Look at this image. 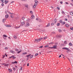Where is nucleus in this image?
I'll use <instances>...</instances> for the list:
<instances>
[{
  "label": "nucleus",
  "instance_id": "nucleus-1",
  "mask_svg": "<svg viewBox=\"0 0 73 73\" xmlns=\"http://www.w3.org/2000/svg\"><path fill=\"white\" fill-rule=\"evenodd\" d=\"M35 4L33 6V7L34 8H36V6H37V3H38V1H37V0H35Z\"/></svg>",
  "mask_w": 73,
  "mask_h": 73
},
{
  "label": "nucleus",
  "instance_id": "nucleus-2",
  "mask_svg": "<svg viewBox=\"0 0 73 73\" xmlns=\"http://www.w3.org/2000/svg\"><path fill=\"white\" fill-rule=\"evenodd\" d=\"M60 23H61L62 24H63V25H64V24H65V22H62V20H60Z\"/></svg>",
  "mask_w": 73,
  "mask_h": 73
},
{
  "label": "nucleus",
  "instance_id": "nucleus-3",
  "mask_svg": "<svg viewBox=\"0 0 73 73\" xmlns=\"http://www.w3.org/2000/svg\"><path fill=\"white\" fill-rule=\"evenodd\" d=\"M21 22L22 24L20 26H21V27H23V25L25 24V22H21Z\"/></svg>",
  "mask_w": 73,
  "mask_h": 73
},
{
  "label": "nucleus",
  "instance_id": "nucleus-4",
  "mask_svg": "<svg viewBox=\"0 0 73 73\" xmlns=\"http://www.w3.org/2000/svg\"><path fill=\"white\" fill-rule=\"evenodd\" d=\"M57 46L55 45L53 46L52 48H53V49H57Z\"/></svg>",
  "mask_w": 73,
  "mask_h": 73
},
{
  "label": "nucleus",
  "instance_id": "nucleus-5",
  "mask_svg": "<svg viewBox=\"0 0 73 73\" xmlns=\"http://www.w3.org/2000/svg\"><path fill=\"white\" fill-rule=\"evenodd\" d=\"M29 24L28 23H26V24L25 25V27H29Z\"/></svg>",
  "mask_w": 73,
  "mask_h": 73
},
{
  "label": "nucleus",
  "instance_id": "nucleus-6",
  "mask_svg": "<svg viewBox=\"0 0 73 73\" xmlns=\"http://www.w3.org/2000/svg\"><path fill=\"white\" fill-rule=\"evenodd\" d=\"M63 49H66V50H69V48H62Z\"/></svg>",
  "mask_w": 73,
  "mask_h": 73
},
{
  "label": "nucleus",
  "instance_id": "nucleus-7",
  "mask_svg": "<svg viewBox=\"0 0 73 73\" xmlns=\"http://www.w3.org/2000/svg\"><path fill=\"white\" fill-rule=\"evenodd\" d=\"M62 37V36L61 35H57L56 36V37L57 38H61Z\"/></svg>",
  "mask_w": 73,
  "mask_h": 73
},
{
  "label": "nucleus",
  "instance_id": "nucleus-8",
  "mask_svg": "<svg viewBox=\"0 0 73 73\" xmlns=\"http://www.w3.org/2000/svg\"><path fill=\"white\" fill-rule=\"evenodd\" d=\"M11 64H17V62L16 61H15L14 62H11Z\"/></svg>",
  "mask_w": 73,
  "mask_h": 73
},
{
  "label": "nucleus",
  "instance_id": "nucleus-9",
  "mask_svg": "<svg viewBox=\"0 0 73 73\" xmlns=\"http://www.w3.org/2000/svg\"><path fill=\"white\" fill-rule=\"evenodd\" d=\"M38 39L35 40V42H38L40 41Z\"/></svg>",
  "mask_w": 73,
  "mask_h": 73
},
{
  "label": "nucleus",
  "instance_id": "nucleus-10",
  "mask_svg": "<svg viewBox=\"0 0 73 73\" xmlns=\"http://www.w3.org/2000/svg\"><path fill=\"white\" fill-rule=\"evenodd\" d=\"M31 18L32 19H35V16H34V15H32V16L31 17Z\"/></svg>",
  "mask_w": 73,
  "mask_h": 73
},
{
  "label": "nucleus",
  "instance_id": "nucleus-11",
  "mask_svg": "<svg viewBox=\"0 0 73 73\" xmlns=\"http://www.w3.org/2000/svg\"><path fill=\"white\" fill-rule=\"evenodd\" d=\"M9 17V15H5V17L6 18V19H7V18H8V17Z\"/></svg>",
  "mask_w": 73,
  "mask_h": 73
},
{
  "label": "nucleus",
  "instance_id": "nucleus-12",
  "mask_svg": "<svg viewBox=\"0 0 73 73\" xmlns=\"http://www.w3.org/2000/svg\"><path fill=\"white\" fill-rule=\"evenodd\" d=\"M6 20V19H3L2 20V22L3 23H4V22H5V21Z\"/></svg>",
  "mask_w": 73,
  "mask_h": 73
},
{
  "label": "nucleus",
  "instance_id": "nucleus-13",
  "mask_svg": "<svg viewBox=\"0 0 73 73\" xmlns=\"http://www.w3.org/2000/svg\"><path fill=\"white\" fill-rule=\"evenodd\" d=\"M65 26L66 27H67V28H68V27H69V25L68 24H66L65 25Z\"/></svg>",
  "mask_w": 73,
  "mask_h": 73
},
{
  "label": "nucleus",
  "instance_id": "nucleus-14",
  "mask_svg": "<svg viewBox=\"0 0 73 73\" xmlns=\"http://www.w3.org/2000/svg\"><path fill=\"white\" fill-rule=\"evenodd\" d=\"M70 14L72 16H73V12H70Z\"/></svg>",
  "mask_w": 73,
  "mask_h": 73
},
{
  "label": "nucleus",
  "instance_id": "nucleus-15",
  "mask_svg": "<svg viewBox=\"0 0 73 73\" xmlns=\"http://www.w3.org/2000/svg\"><path fill=\"white\" fill-rule=\"evenodd\" d=\"M14 38H15V39H17V37H16V36L15 35H14L13 36Z\"/></svg>",
  "mask_w": 73,
  "mask_h": 73
},
{
  "label": "nucleus",
  "instance_id": "nucleus-16",
  "mask_svg": "<svg viewBox=\"0 0 73 73\" xmlns=\"http://www.w3.org/2000/svg\"><path fill=\"white\" fill-rule=\"evenodd\" d=\"M4 2H5V4H7L8 2V1H5Z\"/></svg>",
  "mask_w": 73,
  "mask_h": 73
},
{
  "label": "nucleus",
  "instance_id": "nucleus-17",
  "mask_svg": "<svg viewBox=\"0 0 73 73\" xmlns=\"http://www.w3.org/2000/svg\"><path fill=\"white\" fill-rule=\"evenodd\" d=\"M62 14H65V12H64V11H62Z\"/></svg>",
  "mask_w": 73,
  "mask_h": 73
},
{
  "label": "nucleus",
  "instance_id": "nucleus-18",
  "mask_svg": "<svg viewBox=\"0 0 73 73\" xmlns=\"http://www.w3.org/2000/svg\"><path fill=\"white\" fill-rule=\"evenodd\" d=\"M31 56V54H30L29 55H27L26 56L27 57H29V56Z\"/></svg>",
  "mask_w": 73,
  "mask_h": 73
},
{
  "label": "nucleus",
  "instance_id": "nucleus-19",
  "mask_svg": "<svg viewBox=\"0 0 73 73\" xmlns=\"http://www.w3.org/2000/svg\"><path fill=\"white\" fill-rule=\"evenodd\" d=\"M8 70L9 71V72H12V69H10L9 68Z\"/></svg>",
  "mask_w": 73,
  "mask_h": 73
},
{
  "label": "nucleus",
  "instance_id": "nucleus-20",
  "mask_svg": "<svg viewBox=\"0 0 73 73\" xmlns=\"http://www.w3.org/2000/svg\"><path fill=\"white\" fill-rule=\"evenodd\" d=\"M7 27H11V25H7L6 26Z\"/></svg>",
  "mask_w": 73,
  "mask_h": 73
},
{
  "label": "nucleus",
  "instance_id": "nucleus-21",
  "mask_svg": "<svg viewBox=\"0 0 73 73\" xmlns=\"http://www.w3.org/2000/svg\"><path fill=\"white\" fill-rule=\"evenodd\" d=\"M25 7H27V8L28 7V5L27 4H26L25 5Z\"/></svg>",
  "mask_w": 73,
  "mask_h": 73
},
{
  "label": "nucleus",
  "instance_id": "nucleus-22",
  "mask_svg": "<svg viewBox=\"0 0 73 73\" xmlns=\"http://www.w3.org/2000/svg\"><path fill=\"white\" fill-rule=\"evenodd\" d=\"M64 43L65 44H67V41H65L64 42Z\"/></svg>",
  "mask_w": 73,
  "mask_h": 73
},
{
  "label": "nucleus",
  "instance_id": "nucleus-23",
  "mask_svg": "<svg viewBox=\"0 0 73 73\" xmlns=\"http://www.w3.org/2000/svg\"><path fill=\"white\" fill-rule=\"evenodd\" d=\"M38 53L36 54L35 55V57H36V56H38Z\"/></svg>",
  "mask_w": 73,
  "mask_h": 73
},
{
  "label": "nucleus",
  "instance_id": "nucleus-24",
  "mask_svg": "<svg viewBox=\"0 0 73 73\" xmlns=\"http://www.w3.org/2000/svg\"><path fill=\"white\" fill-rule=\"evenodd\" d=\"M21 52V50H20L19 51H18L17 52V53H20V52Z\"/></svg>",
  "mask_w": 73,
  "mask_h": 73
},
{
  "label": "nucleus",
  "instance_id": "nucleus-25",
  "mask_svg": "<svg viewBox=\"0 0 73 73\" xmlns=\"http://www.w3.org/2000/svg\"><path fill=\"white\" fill-rule=\"evenodd\" d=\"M50 26V23H48V24L46 26V27H49Z\"/></svg>",
  "mask_w": 73,
  "mask_h": 73
},
{
  "label": "nucleus",
  "instance_id": "nucleus-26",
  "mask_svg": "<svg viewBox=\"0 0 73 73\" xmlns=\"http://www.w3.org/2000/svg\"><path fill=\"white\" fill-rule=\"evenodd\" d=\"M42 38H40L39 39H38V40H39V41H41V40H42Z\"/></svg>",
  "mask_w": 73,
  "mask_h": 73
},
{
  "label": "nucleus",
  "instance_id": "nucleus-27",
  "mask_svg": "<svg viewBox=\"0 0 73 73\" xmlns=\"http://www.w3.org/2000/svg\"><path fill=\"white\" fill-rule=\"evenodd\" d=\"M60 23H57V26H58H58H59V25H60Z\"/></svg>",
  "mask_w": 73,
  "mask_h": 73
},
{
  "label": "nucleus",
  "instance_id": "nucleus-28",
  "mask_svg": "<svg viewBox=\"0 0 73 73\" xmlns=\"http://www.w3.org/2000/svg\"><path fill=\"white\" fill-rule=\"evenodd\" d=\"M23 54H27V52H24L22 53Z\"/></svg>",
  "mask_w": 73,
  "mask_h": 73
},
{
  "label": "nucleus",
  "instance_id": "nucleus-29",
  "mask_svg": "<svg viewBox=\"0 0 73 73\" xmlns=\"http://www.w3.org/2000/svg\"><path fill=\"white\" fill-rule=\"evenodd\" d=\"M55 23H56V22H57V19L55 18Z\"/></svg>",
  "mask_w": 73,
  "mask_h": 73
},
{
  "label": "nucleus",
  "instance_id": "nucleus-30",
  "mask_svg": "<svg viewBox=\"0 0 73 73\" xmlns=\"http://www.w3.org/2000/svg\"><path fill=\"white\" fill-rule=\"evenodd\" d=\"M33 55H31L30 56V58H32V57H33Z\"/></svg>",
  "mask_w": 73,
  "mask_h": 73
},
{
  "label": "nucleus",
  "instance_id": "nucleus-31",
  "mask_svg": "<svg viewBox=\"0 0 73 73\" xmlns=\"http://www.w3.org/2000/svg\"><path fill=\"white\" fill-rule=\"evenodd\" d=\"M69 44L70 46H72V44L71 43H69Z\"/></svg>",
  "mask_w": 73,
  "mask_h": 73
},
{
  "label": "nucleus",
  "instance_id": "nucleus-32",
  "mask_svg": "<svg viewBox=\"0 0 73 73\" xmlns=\"http://www.w3.org/2000/svg\"><path fill=\"white\" fill-rule=\"evenodd\" d=\"M11 53H14V51L12 50H11Z\"/></svg>",
  "mask_w": 73,
  "mask_h": 73
},
{
  "label": "nucleus",
  "instance_id": "nucleus-33",
  "mask_svg": "<svg viewBox=\"0 0 73 73\" xmlns=\"http://www.w3.org/2000/svg\"><path fill=\"white\" fill-rule=\"evenodd\" d=\"M52 34H53V35H54V34H55V32H52Z\"/></svg>",
  "mask_w": 73,
  "mask_h": 73
},
{
  "label": "nucleus",
  "instance_id": "nucleus-34",
  "mask_svg": "<svg viewBox=\"0 0 73 73\" xmlns=\"http://www.w3.org/2000/svg\"><path fill=\"white\" fill-rule=\"evenodd\" d=\"M3 36L5 37H7V36L5 35H3Z\"/></svg>",
  "mask_w": 73,
  "mask_h": 73
},
{
  "label": "nucleus",
  "instance_id": "nucleus-35",
  "mask_svg": "<svg viewBox=\"0 0 73 73\" xmlns=\"http://www.w3.org/2000/svg\"><path fill=\"white\" fill-rule=\"evenodd\" d=\"M15 50L17 51H17H18V50H19V49H17V48H15Z\"/></svg>",
  "mask_w": 73,
  "mask_h": 73
},
{
  "label": "nucleus",
  "instance_id": "nucleus-36",
  "mask_svg": "<svg viewBox=\"0 0 73 73\" xmlns=\"http://www.w3.org/2000/svg\"><path fill=\"white\" fill-rule=\"evenodd\" d=\"M70 29L71 30H72V31H73V27H72V28H70Z\"/></svg>",
  "mask_w": 73,
  "mask_h": 73
},
{
  "label": "nucleus",
  "instance_id": "nucleus-37",
  "mask_svg": "<svg viewBox=\"0 0 73 73\" xmlns=\"http://www.w3.org/2000/svg\"><path fill=\"white\" fill-rule=\"evenodd\" d=\"M44 47H45V48H46V47H49V45H47L46 46H45Z\"/></svg>",
  "mask_w": 73,
  "mask_h": 73
},
{
  "label": "nucleus",
  "instance_id": "nucleus-38",
  "mask_svg": "<svg viewBox=\"0 0 73 73\" xmlns=\"http://www.w3.org/2000/svg\"><path fill=\"white\" fill-rule=\"evenodd\" d=\"M22 67H21L20 68V69L19 70H22Z\"/></svg>",
  "mask_w": 73,
  "mask_h": 73
},
{
  "label": "nucleus",
  "instance_id": "nucleus-39",
  "mask_svg": "<svg viewBox=\"0 0 73 73\" xmlns=\"http://www.w3.org/2000/svg\"><path fill=\"white\" fill-rule=\"evenodd\" d=\"M57 9H58V10H60V7H57Z\"/></svg>",
  "mask_w": 73,
  "mask_h": 73
},
{
  "label": "nucleus",
  "instance_id": "nucleus-40",
  "mask_svg": "<svg viewBox=\"0 0 73 73\" xmlns=\"http://www.w3.org/2000/svg\"><path fill=\"white\" fill-rule=\"evenodd\" d=\"M5 57V55H3V58H4Z\"/></svg>",
  "mask_w": 73,
  "mask_h": 73
},
{
  "label": "nucleus",
  "instance_id": "nucleus-41",
  "mask_svg": "<svg viewBox=\"0 0 73 73\" xmlns=\"http://www.w3.org/2000/svg\"><path fill=\"white\" fill-rule=\"evenodd\" d=\"M16 57H13V59H16Z\"/></svg>",
  "mask_w": 73,
  "mask_h": 73
},
{
  "label": "nucleus",
  "instance_id": "nucleus-42",
  "mask_svg": "<svg viewBox=\"0 0 73 73\" xmlns=\"http://www.w3.org/2000/svg\"><path fill=\"white\" fill-rule=\"evenodd\" d=\"M15 19H16V20H18V19H19V17L16 18Z\"/></svg>",
  "mask_w": 73,
  "mask_h": 73
},
{
  "label": "nucleus",
  "instance_id": "nucleus-43",
  "mask_svg": "<svg viewBox=\"0 0 73 73\" xmlns=\"http://www.w3.org/2000/svg\"><path fill=\"white\" fill-rule=\"evenodd\" d=\"M47 38V37L46 36L44 37V38L43 39H44V40H45V39H46V38Z\"/></svg>",
  "mask_w": 73,
  "mask_h": 73
},
{
  "label": "nucleus",
  "instance_id": "nucleus-44",
  "mask_svg": "<svg viewBox=\"0 0 73 73\" xmlns=\"http://www.w3.org/2000/svg\"><path fill=\"white\" fill-rule=\"evenodd\" d=\"M20 28V26L19 27H15V28L16 29H18V28Z\"/></svg>",
  "mask_w": 73,
  "mask_h": 73
},
{
  "label": "nucleus",
  "instance_id": "nucleus-45",
  "mask_svg": "<svg viewBox=\"0 0 73 73\" xmlns=\"http://www.w3.org/2000/svg\"><path fill=\"white\" fill-rule=\"evenodd\" d=\"M9 64H6V66H9Z\"/></svg>",
  "mask_w": 73,
  "mask_h": 73
},
{
  "label": "nucleus",
  "instance_id": "nucleus-46",
  "mask_svg": "<svg viewBox=\"0 0 73 73\" xmlns=\"http://www.w3.org/2000/svg\"><path fill=\"white\" fill-rule=\"evenodd\" d=\"M60 4H62L63 3V2L62 1H60Z\"/></svg>",
  "mask_w": 73,
  "mask_h": 73
},
{
  "label": "nucleus",
  "instance_id": "nucleus-47",
  "mask_svg": "<svg viewBox=\"0 0 73 73\" xmlns=\"http://www.w3.org/2000/svg\"><path fill=\"white\" fill-rule=\"evenodd\" d=\"M12 57H13V56H11V57H9V58H12Z\"/></svg>",
  "mask_w": 73,
  "mask_h": 73
},
{
  "label": "nucleus",
  "instance_id": "nucleus-48",
  "mask_svg": "<svg viewBox=\"0 0 73 73\" xmlns=\"http://www.w3.org/2000/svg\"><path fill=\"white\" fill-rule=\"evenodd\" d=\"M10 16L11 18H13V15H11Z\"/></svg>",
  "mask_w": 73,
  "mask_h": 73
},
{
  "label": "nucleus",
  "instance_id": "nucleus-49",
  "mask_svg": "<svg viewBox=\"0 0 73 73\" xmlns=\"http://www.w3.org/2000/svg\"><path fill=\"white\" fill-rule=\"evenodd\" d=\"M59 32H61V29L59 30Z\"/></svg>",
  "mask_w": 73,
  "mask_h": 73
},
{
  "label": "nucleus",
  "instance_id": "nucleus-50",
  "mask_svg": "<svg viewBox=\"0 0 73 73\" xmlns=\"http://www.w3.org/2000/svg\"><path fill=\"white\" fill-rule=\"evenodd\" d=\"M22 20H24L25 19V18L24 17H23L22 18Z\"/></svg>",
  "mask_w": 73,
  "mask_h": 73
},
{
  "label": "nucleus",
  "instance_id": "nucleus-51",
  "mask_svg": "<svg viewBox=\"0 0 73 73\" xmlns=\"http://www.w3.org/2000/svg\"><path fill=\"white\" fill-rule=\"evenodd\" d=\"M42 46H41L39 47V48H42Z\"/></svg>",
  "mask_w": 73,
  "mask_h": 73
},
{
  "label": "nucleus",
  "instance_id": "nucleus-52",
  "mask_svg": "<svg viewBox=\"0 0 73 73\" xmlns=\"http://www.w3.org/2000/svg\"><path fill=\"white\" fill-rule=\"evenodd\" d=\"M27 21H29V19H27Z\"/></svg>",
  "mask_w": 73,
  "mask_h": 73
},
{
  "label": "nucleus",
  "instance_id": "nucleus-53",
  "mask_svg": "<svg viewBox=\"0 0 73 73\" xmlns=\"http://www.w3.org/2000/svg\"><path fill=\"white\" fill-rule=\"evenodd\" d=\"M48 48H51V49H53V47H48Z\"/></svg>",
  "mask_w": 73,
  "mask_h": 73
},
{
  "label": "nucleus",
  "instance_id": "nucleus-54",
  "mask_svg": "<svg viewBox=\"0 0 73 73\" xmlns=\"http://www.w3.org/2000/svg\"><path fill=\"white\" fill-rule=\"evenodd\" d=\"M1 6L3 7V6H4V4L2 3L1 4Z\"/></svg>",
  "mask_w": 73,
  "mask_h": 73
},
{
  "label": "nucleus",
  "instance_id": "nucleus-55",
  "mask_svg": "<svg viewBox=\"0 0 73 73\" xmlns=\"http://www.w3.org/2000/svg\"><path fill=\"white\" fill-rule=\"evenodd\" d=\"M65 3L66 4H69V3L68 2H66Z\"/></svg>",
  "mask_w": 73,
  "mask_h": 73
},
{
  "label": "nucleus",
  "instance_id": "nucleus-56",
  "mask_svg": "<svg viewBox=\"0 0 73 73\" xmlns=\"http://www.w3.org/2000/svg\"><path fill=\"white\" fill-rule=\"evenodd\" d=\"M65 21H68V19H65Z\"/></svg>",
  "mask_w": 73,
  "mask_h": 73
},
{
  "label": "nucleus",
  "instance_id": "nucleus-57",
  "mask_svg": "<svg viewBox=\"0 0 73 73\" xmlns=\"http://www.w3.org/2000/svg\"><path fill=\"white\" fill-rule=\"evenodd\" d=\"M70 4L71 5H72V6H73V3H71Z\"/></svg>",
  "mask_w": 73,
  "mask_h": 73
},
{
  "label": "nucleus",
  "instance_id": "nucleus-58",
  "mask_svg": "<svg viewBox=\"0 0 73 73\" xmlns=\"http://www.w3.org/2000/svg\"><path fill=\"white\" fill-rule=\"evenodd\" d=\"M29 63H28L27 64V66H29Z\"/></svg>",
  "mask_w": 73,
  "mask_h": 73
},
{
  "label": "nucleus",
  "instance_id": "nucleus-59",
  "mask_svg": "<svg viewBox=\"0 0 73 73\" xmlns=\"http://www.w3.org/2000/svg\"><path fill=\"white\" fill-rule=\"evenodd\" d=\"M53 44V42H51L49 43V44Z\"/></svg>",
  "mask_w": 73,
  "mask_h": 73
},
{
  "label": "nucleus",
  "instance_id": "nucleus-60",
  "mask_svg": "<svg viewBox=\"0 0 73 73\" xmlns=\"http://www.w3.org/2000/svg\"><path fill=\"white\" fill-rule=\"evenodd\" d=\"M54 23H52L51 24L52 25H54Z\"/></svg>",
  "mask_w": 73,
  "mask_h": 73
},
{
  "label": "nucleus",
  "instance_id": "nucleus-61",
  "mask_svg": "<svg viewBox=\"0 0 73 73\" xmlns=\"http://www.w3.org/2000/svg\"><path fill=\"white\" fill-rule=\"evenodd\" d=\"M30 12L31 13H33V12L32 11H31Z\"/></svg>",
  "mask_w": 73,
  "mask_h": 73
},
{
  "label": "nucleus",
  "instance_id": "nucleus-62",
  "mask_svg": "<svg viewBox=\"0 0 73 73\" xmlns=\"http://www.w3.org/2000/svg\"><path fill=\"white\" fill-rule=\"evenodd\" d=\"M1 1H2V3H4V2H4V1L3 0H1Z\"/></svg>",
  "mask_w": 73,
  "mask_h": 73
},
{
  "label": "nucleus",
  "instance_id": "nucleus-63",
  "mask_svg": "<svg viewBox=\"0 0 73 73\" xmlns=\"http://www.w3.org/2000/svg\"><path fill=\"white\" fill-rule=\"evenodd\" d=\"M13 69L14 70H16V68H13Z\"/></svg>",
  "mask_w": 73,
  "mask_h": 73
},
{
  "label": "nucleus",
  "instance_id": "nucleus-64",
  "mask_svg": "<svg viewBox=\"0 0 73 73\" xmlns=\"http://www.w3.org/2000/svg\"><path fill=\"white\" fill-rule=\"evenodd\" d=\"M8 49V48L7 47H6L5 48V49Z\"/></svg>",
  "mask_w": 73,
  "mask_h": 73
}]
</instances>
